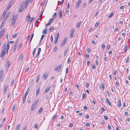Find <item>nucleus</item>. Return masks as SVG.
I'll return each mask as SVG.
<instances>
[{
	"mask_svg": "<svg viewBox=\"0 0 130 130\" xmlns=\"http://www.w3.org/2000/svg\"><path fill=\"white\" fill-rule=\"evenodd\" d=\"M57 13L56 12H55V13H54V14L53 15V17H55V18H56V17L57 16Z\"/></svg>",
	"mask_w": 130,
	"mask_h": 130,
	"instance_id": "13d9d810",
	"label": "nucleus"
},
{
	"mask_svg": "<svg viewBox=\"0 0 130 130\" xmlns=\"http://www.w3.org/2000/svg\"><path fill=\"white\" fill-rule=\"evenodd\" d=\"M68 50L67 49L66 50L64 51V56H66V55L68 53Z\"/></svg>",
	"mask_w": 130,
	"mask_h": 130,
	"instance_id": "2f4dec72",
	"label": "nucleus"
},
{
	"mask_svg": "<svg viewBox=\"0 0 130 130\" xmlns=\"http://www.w3.org/2000/svg\"><path fill=\"white\" fill-rule=\"evenodd\" d=\"M42 110H43L42 107H41V108H40V109L38 111L39 113L40 114V113H41L42 112Z\"/></svg>",
	"mask_w": 130,
	"mask_h": 130,
	"instance_id": "c9c22d12",
	"label": "nucleus"
},
{
	"mask_svg": "<svg viewBox=\"0 0 130 130\" xmlns=\"http://www.w3.org/2000/svg\"><path fill=\"white\" fill-rule=\"evenodd\" d=\"M34 35V33H33V34L32 35L31 39H30V42L31 41Z\"/></svg>",
	"mask_w": 130,
	"mask_h": 130,
	"instance_id": "052dcab7",
	"label": "nucleus"
},
{
	"mask_svg": "<svg viewBox=\"0 0 130 130\" xmlns=\"http://www.w3.org/2000/svg\"><path fill=\"white\" fill-rule=\"evenodd\" d=\"M18 41H16L15 43V45L14 46L13 49V52H15L16 51V49L17 47V46L18 45Z\"/></svg>",
	"mask_w": 130,
	"mask_h": 130,
	"instance_id": "0eeeda50",
	"label": "nucleus"
},
{
	"mask_svg": "<svg viewBox=\"0 0 130 130\" xmlns=\"http://www.w3.org/2000/svg\"><path fill=\"white\" fill-rule=\"evenodd\" d=\"M62 67L61 64H60L57 67H55V70L56 71H59Z\"/></svg>",
	"mask_w": 130,
	"mask_h": 130,
	"instance_id": "39448f33",
	"label": "nucleus"
},
{
	"mask_svg": "<svg viewBox=\"0 0 130 130\" xmlns=\"http://www.w3.org/2000/svg\"><path fill=\"white\" fill-rule=\"evenodd\" d=\"M105 110V109L103 107H102L101 109V111H100V113L102 114Z\"/></svg>",
	"mask_w": 130,
	"mask_h": 130,
	"instance_id": "393cba45",
	"label": "nucleus"
},
{
	"mask_svg": "<svg viewBox=\"0 0 130 130\" xmlns=\"http://www.w3.org/2000/svg\"><path fill=\"white\" fill-rule=\"evenodd\" d=\"M10 12L9 11L8 12L6 15L5 16V18L4 19L3 21V23H4L6 21L7 19L9 16L10 15Z\"/></svg>",
	"mask_w": 130,
	"mask_h": 130,
	"instance_id": "f03ea898",
	"label": "nucleus"
},
{
	"mask_svg": "<svg viewBox=\"0 0 130 130\" xmlns=\"http://www.w3.org/2000/svg\"><path fill=\"white\" fill-rule=\"evenodd\" d=\"M11 5H12L11 4H10L9 3L6 7V9L7 10H8L11 6Z\"/></svg>",
	"mask_w": 130,
	"mask_h": 130,
	"instance_id": "b1692460",
	"label": "nucleus"
},
{
	"mask_svg": "<svg viewBox=\"0 0 130 130\" xmlns=\"http://www.w3.org/2000/svg\"><path fill=\"white\" fill-rule=\"evenodd\" d=\"M67 38L66 37L64 38V40L62 41L61 43V46L62 47L63 46V45H64V44L67 42Z\"/></svg>",
	"mask_w": 130,
	"mask_h": 130,
	"instance_id": "6e6552de",
	"label": "nucleus"
},
{
	"mask_svg": "<svg viewBox=\"0 0 130 130\" xmlns=\"http://www.w3.org/2000/svg\"><path fill=\"white\" fill-rule=\"evenodd\" d=\"M4 24V23H3L2 22V23L0 26V29H1L2 27Z\"/></svg>",
	"mask_w": 130,
	"mask_h": 130,
	"instance_id": "bf43d9fd",
	"label": "nucleus"
},
{
	"mask_svg": "<svg viewBox=\"0 0 130 130\" xmlns=\"http://www.w3.org/2000/svg\"><path fill=\"white\" fill-rule=\"evenodd\" d=\"M24 6L23 5H22V4H21V5L20 6L19 9V11L20 12H22L23 11L24 9Z\"/></svg>",
	"mask_w": 130,
	"mask_h": 130,
	"instance_id": "423d86ee",
	"label": "nucleus"
},
{
	"mask_svg": "<svg viewBox=\"0 0 130 130\" xmlns=\"http://www.w3.org/2000/svg\"><path fill=\"white\" fill-rule=\"evenodd\" d=\"M60 18H62V11L60 10L58 13Z\"/></svg>",
	"mask_w": 130,
	"mask_h": 130,
	"instance_id": "9b49d317",
	"label": "nucleus"
},
{
	"mask_svg": "<svg viewBox=\"0 0 130 130\" xmlns=\"http://www.w3.org/2000/svg\"><path fill=\"white\" fill-rule=\"evenodd\" d=\"M29 91V88H28L25 93V94L24 96V97L26 98V96L28 93Z\"/></svg>",
	"mask_w": 130,
	"mask_h": 130,
	"instance_id": "a211bd4d",
	"label": "nucleus"
},
{
	"mask_svg": "<svg viewBox=\"0 0 130 130\" xmlns=\"http://www.w3.org/2000/svg\"><path fill=\"white\" fill-rule=\"evenodd\" d=\"M47 30V28H46L45 29H44L42 31V33L43 34H47V31H46Z\"/></svg>",
	"mask_w": 130,
	"mask_h": 130,
	"instance_id": "cd10ccee",
	"label": "nucleus"
},
{
	"mask_svg": "<svg viewBox=\"0 0 130 130\" xmlns=\"http://www.w3.org/2000/svg\"><path fill=\"white\" fill-rule=\"evenodd\" d=\"M4 74V72L2 69H1L0 71V77L1 78L3 76Z\"/></svg>",
	"mask_w": 130,
	"mask_h": 130,
	"instance_id": "f3484780",
	"label": "nucleus"
},
{
	"mask_svg": "<svg viewBox=\"0 0 130 130\" xmlns=\"http://www.w3.org/2000/svg\"><path fill=\"white\" fill-rule=\"evenodd\" d=\"M106 100L107 101V103L110 105H111V103L109 99L108 98H106Z\"/></svg>",
	"mask_w": 130,
	"mask_h": 130,
	"instance_id": "a878e982",
	"label": "nucleus"
},
{
	"mask_svg": "<svg viewBox=\"0 0 130 130\" xmlns=\"http://www.w3.org/2000/svg\"><path fill=\"white\" fill-rule=\"evenodd\" d=\"M58 40V39H56L55 38V40H54V41H55V44H56L57 42V41Z\"/></svg>",
	"mask_w": 130,
	"mask_h": 130,
	"instance_id": "4d7b16f0",
	"label": "nucleus"
},
{
	"mask_svg": "<svg viewBox=\"0 0 130 130\" xmlns=\"http://www.w3.org/2000/svg\"><path fill=\"white\" fill-rule=\"evenodd\" d=\"M117 73V71L116 70H114L113 72V74L114 75H116Z\"/></svg>",
	"mask_w": 130,
	"mask_h": 130,
	"instance_id": "864d4df0",
	"label": "nucleus"
},
{
	"mask_svg": "<svg viewBox=\"0 0 130 130\" xmlns=\"http://www.w3.org/2000/svg\"><path fill=\"white\" fill-rule=\"evenodd\" d=\"M26 98V97H23V104H24L25 102Z\"/></svg>",
	"mask_w": 130,
	"mask_h": 130,
	"instance_id": "a18cd8bd",
	"label": "nucleus"
},
{
	"mask_svg": "<svg viewBox=\"0 0 130 130\" xmlns=\"http://www.w3.org/2000/svg\"><path fill=\"white\" fill-rule=\"evenodd\" d=\"M8 87L9 86L7 85H5V86L4 87V94H5L6 93V91Z\"/></svg>",
	"mask_w": 130,
	"mask_h": 130,
	"instance_id": "ddd939ff",
	"label": "nucleus"
},
{
	"mask_svg": "<svg viewBox=\"0 0 130 130\" xmlns=\"http://www.w3.org/2000/svg\"><path fill=\"white\" fill-rule=\"evenodd\" d=\"M82 2V0H79L77 2V3L76 4V8H79V6L80 5V4Z\"/></svg>",
	"mask_w": 130,
	"mask_h": 130,
	"instance_id": "9d476101",
	"label": "nucleus"
},
{
	"mask_svg": "<svg viewBox=\"0 0 130 130\" xmlns=\"http://www.w3.org/2000/svg\"><path fill=\"white\" fill-rule=\"evenodd\" d=\"M51 88V87H48V88H46L45 89V94L47 93L49 91V90H50Z\"/></svg>",
	"mask_w": 130,
	"mask_h": 130,
	"instance_id": "412c9836",
	"label": "nucleus"
},
{
	"mask_svg": "<svg viewBox=\"0 0 130 130\" xmlns=\"http://www.w3.org/2000/svg\"><path fill=\"white\" fill-rule=\"evenodd\" d=\"M29 1H30V0H26V1L23 2L22 3V5H23L25 7V8H26V6L28 4Z\"/></svg>",
	"mask_w": 130,
	"mask_h": 130,
	"instance_id": "20e7f679",
	"label": "nucleus"
},
{
	"mask_svg": "<svg viewBox=\"0 0 130 130\" xmlns=\"http://www.w3.org/2000/svg\"><path fill=\"white\" fill-rule=\"evenodd\" d=\"M86 125L87 126H88V127L89 126H90V123H88V122L86 124Z\"/></svg>",
	"mask_w": 130,
	"mask_h": 130,
	"instance_id": "680f3d73",
	"label": "nucleus"
},
{
	"mask_svg": "<svg viewBox=\"0 0 130 130\" xmlns=\"http://www.w3.org/2000/svg\"><path fill=\"white\" fill-rule=\"evenodd\" d=\"M83 98L84 99L86 98V95L84 93H83L82 95Z\"/></svg>",
	"mask_w": 130,
	"mask_h": 130,
	"instance_id": "5fc2aeb1",
	"label": "nucleus"
},
{
	"mask_svg": "<svg viewBox=\"0 0 130 130\" xmlns=\"http://www.w3.org/2000/svg\"><path fill=\"white\" fill-rule=\"evenodd\" d=\"M51 42L53 43V37L52 36H51Z\"/></svg>",
	"mask_w": 130,
	"mask_h": 130,
	"instance_id": "6e6d98bb",
	"label": "nucleus"
},
{
	"mask_svg": "<svg viewBox=\"0 0 130 130\" xmlns=\"http://www.w3.org/2000/svg\"><path fill=\"white\" fill-rule=\"evenodd\" d=\"M22 44H21V43L19 44L17 46V48L19 49L22 47Z\"/></svg>",
	"mask_w": 130,
	"mask_h": 130,
	"instance_id": "c85d7f7f",
	"label": "nucleus"
},
{
	"mask_svg": "<svg viewBox=\"0 0 130 130\" xmlns=\"http://www.w3.org/2000/svg\"><path fill=\"white\" fill-rule=\"evenodd\" d=\"M7 12V11H4V12L2 14V15L1 17L2 18H4L5 15L6 13Z\"/></svg>",
	"mask_w": 130,
	"mask_h": 130,
	"instance_id": "4c0bfd02",
	"label": "nucleus"
},
{
	"mask_svg": "<svg viewBox=\"0 0 130 130\" xmlns=\"http://www.w3.org/2000/svg\"><path fill=\"white\" fill-rule=\"evenodd\" d=\"M20 125V124H19L17 126L16 129V130H19Z\"/></svg>",
	"mask_w": 130,
	"mask_h": 130,
	"instance_id": "49530a36",
	"label": "nucleus"
},
{
	"mask_svg": "<svg viewBox=\"0 0 130 130\" xmlns=\"http://www.w3.org/2000/svg\"><path fill=\"white\" fill-rule=\"evenodd\" d=\"M30 16L28 15L27 16L26 18V20L27 21H28L30 20Z\"/></svg>",
	"mask_w": 130,
	"mask_h": 130,
	"instance_id": "7c9ffc66",
	"label": "nucleus"
},
{
	"mask_svg": "<svg viewBox=\"0 0 130 130\" xmlns=\"http://www.w3.org/2000/svg\"><path fill=\"white\" fill-rule=\"evenodd\" d=\"M36 106V104H33L31 106V111H33L35 107Z\"/></svg>",
	"mask_w": 130,
	"mask_h": 130,
	"instance_id": "dca6fc26",
	"label": "nucleus"
},
{
	"mask_svg": "<svg viewBox=\"0 0 130 130\" xmlns=\"http://www.w3.org/2000/svg\"><path fill=\"white\" fill-rule=\"evenodd\" d=\"M39 88L37 89L36 90V95L37 96L39 94Z\"/></svg>",
	"mask_w": 130,
	"mask_h": 130,
	"instance_id": "aec40b11",
	"label": "nucleus"
},
{
	"mask_svg": "<svg viewBox=\"0 0 130 130\" xmlns=\"http://www.w3.org/2000/svg\"><path fill=\"white\" fill-rule=\"evenodd\" d=\"M113 13H112L110 14V15H109V16L108 17L109 18H111V17H112V16H113Z\"/></svg>",
	"mask_w": 130,
	"mask_h": 130,
	"instance_id": "e2e57ef3",
	"label": "nucleus"
},
{
	"mask_svg": "<svg viewBox=\"0 0 130 130\" xmlns=\"http://www.w3.org/2000/svg\"><path fill=\"white\" fill-rule=\"evenodd\" d=\"M10 47V44L8 42L7 44V48H6L9 49Z\"/></svg>",
	"mask_w": 130,
	"mask_h": 130,
	"instance_id": "58836bf2",
	"label": "nucleus"
},
{
	"mask_svg": "<svg viewBox=\"0 0 130 130\" xmlns=\"http://www.w3.org/2000/svg\"><path fill=\"white\" fill-rule=\"evenodd\" d=\"M118 106L119 107H120L121 106V104L120 100V99L118 102Z\"/></svg>",
	"mask_w": 130,
	"mask_h": 130,
	"instance_id": "473e14b6",
	"label": "nucleus"
},
{
	"mask_svg": "<svg viewBox=\"0 0 130 130\" xmlns=\"http://www.w3.org/2000/svg\"><path fill=\"white\" fill-rule=\"evenodd\" d=\"M48 73H45L43 75V77H44V80H46V78L48 77Z\"/></svg>",
	"mask_w": 130,
	"mask_h": 130,
	"instance_id": "6ab92c4d",
	"label": "nucleus"
},
{
	"mask_svg": "<svg viewBox=\"0 0 130 130\" xmlns=\"http://www.w3.org/2000/svg\"><path fill=\"white\" fill-rule=\"evenodd\" d=\"M121 78H118V80L116 81V85L117 86H119V82H121Z\"/></svg>",
	"mask_w": 130,
	"mask_h": 130,
	"instance_id": "4468645a",
	"label": "nucleus"
},
{
	"mask_svg": "<svg viewBox=\"0 0 130 130\" xmlns=\"http://www.w3.org/2000/svg\"><path fill=\"white\" fill-rule=\"evenodd\" d=\"M92 68L93 69H95V67L94 64L92 65Z\"/></svg>",
	"mask_w": 130,
	"mask_h": 130,
	"instance_id": "774afa93",
	"label": "nucleus"
},
{
	"mask_svg": "<svg viewBox=\"0 0 130 130\" xmlns=\"http://www.w3.org/2000/svg\"><path fill=\"white\" fill-rule=\"evenodd\" d=\"M34 18H34V17H31V19L30 20V23H31L32 22L34 19Z\"/></svg>",
	"mask_w": 130,
	"mask_h": 130,
	"instance_id": "603ef678",
	"label": "nucleus"
},
{
	"mask_svg": "<svg viewBox=\"0 0 130 130\" xmlns=\"http://www.w3.org/2000/svg\"><path fill=\"white\" fill-rule=\"evenodd\" d=\"M10 65V61L9 60H8L6 63V66L7 68H8Z\"/></svg>",
	"mask_w": 130,
	"mask_h": 130,
	"instance_id": "2eb2a0df",
	"label": "nucleus"
},
{
	"mask_svg": "<svg viewBox=\"0 0 130 130\" xmlns=\"http://www.w3.org/2000/svg\"><path fill=\"white\" fill-rule=\"evenodd\" d=\"M57 115L56 114L54 115L52 119V121L53 120L57 118Z\"/></svg>",
	"mask_w": 130,
	"mask_h": 130,
	"instance_id": "5701e85b",
	"label": "nucleus"
},
{
	"mask_svg": "<svg viewBox=\"0 0 130 130\" xmlns=\"http://www.w3.org/2000/svg\"><path fill=\"white\" fill-rule=\"evenodd\" d=\"M57 49V46H55L54 48V52H55Z\"/></svg>",
	"mask_w": 130,
	"mask_h": 130,
	"instance_id": "c03bdc74",
	"label": "nucleus"
},
{
	"mask_svg": "<svg viewBox=\"0 0 130 130\" xmlns=\"http://www.w3.org/2000/svg\"><path fill=\"white\" fill-rule=\"evenodd\" d=\"M54 19L53 18L51 19H50L49 22L51 23H52L54 21Z\"/></svg>",
	"mask_w": 130,
	"mask_h": 130,
	"instance_id": "de8ad7c7",
	"label": "nucleus"
},
{
	"mask_svg": "<svg viewBox=\"0 0 130 130\" xmlns=\"http://www.w3.org/2000/svg\"><path fill=\"white\" fill-rule=\"evenodd\" d=\"M105 45L103 44H102V49H104L105 48Z\"/></svg>",
	"mask_w": 130,
	"mask_h": 130,
	"instance_id": "8fccbe9b",
	"label": "nucleus"
},
{
	"mask_svg": "<svg viewBox=\"0 0 130 130\" xmlns=\"http://www.w3.org/2000/svg\"><path fill=\"white\" fill-rule=\"evenodd\" d=\"M54 29V27H51L50 28H49V30H50V32H51L52 31H53V30Z\"/></svg>",
	"mask_w": 130,
	"mask_h": 130,
	"instance_id": "ea45409f",
	"label": "nucleus"
},
{
	"mask_svg": "<svg viewBox=\"0 0 130 130\" xmlns=\"http://www.w3.org/2000/svg\"><path fill=\"white\" fill-rule=\"evenodd\" d=\"M81 23V21L79 22L78 23H77V24L76 25V27L78 28H79L80 25Z\"/></svg>",
	"mask_w": 130,
	"mask_h": 130,
	"instance_id": "4be33fe9",
	"label": "nucleus"
},
{
	"mask_svg": "<svg viewBox=\"0 0 130 130\" xmlns=\"http://www.w3.org/2000/svg\"><path fill=\"white\" fill-rule=\"evenodd\" d=\"M104 118L105 120H107V119H108L107 117L106 116H104Z\"/></svg>",
	"mask_w": 130,
	"mask_h": 130,
	"instance_id": "69168bd1",
	"label": "nucleus"
},
{
	"mask_svg": "<svg viewBox=\"0 0 130 130\" xmlns=\"http://www.w3.org/2000/svg\"><path fill=\"white\" fill-rule=\"evenodd\" d=\"M38 125L37 124H35V128H38Z\"/></svg>",
	"mask_w": 130,
	"mask_h": 130,
	"instance_id": "0e129e2a",
	"label": "nucleus"
},
{
	"mask_svg": "<svg viewBox=\"0 0 130 130\" xmlns=\"http://www.w3.org/2000/svg\"><path fill=\"white\" fill-rule=\"evenodd\" d=\"M16 106V104L13 105V106L12 108V110L13 112H14V111Z\"/></svg>",
	"mask_w": 130,
	"mask_h": 130,
	"instance_id": "bb28decb",
	"label": "nucleus"
},
{
	"mask_svg": "<svg viewBox=\"0 0 130 130\" xmlns=\"http://www.w3.org/2000/svg\"><path fill=\"white\" fill-rule=\"evenodd\" d=\"M41 51V48H39L38 49L37 53L36 55V56L35 57V58L38 57Z\"/></svg>",
	"mask_w": 130,
	"mask_h": 130,
	"instance_id": "1a4fd4ad",
	"label": "nucleus"
},
{
	"mask_svg": "<svg viewBox=\"0 0 130 130\" xmlns=\"http://www.w3.org/2000/svg\"><path fill=\"white\" fill-rule=\"evenodd\" d=\"M15 0H10L9 3L12 5V4L14 2Z\"/></svg>",
	"mask_w": 130,
	"mask_h": 130,
	"instance_id": "72a5a7b5",
	"label": "nucleus"
},
{
	"mask_svg": "<svg viewBox=\"0 0 130 130\" xmlns=\"http://www.w3.org/2000/svg\"><path fill=\"white\" fill-rule=\"evenodd\" d=\"M40 76V75H39L37 77L36 79V82H38V80H39Z\"/></svg>",
	"mask_w": 130,
	"mask_h": 130,
	"instance_id": "e433bc0d",
	"label": "nucleus"
},
{
	"mask_svg": "<svg viewBox=\"0 0 130 130\" xmlns=\"http://www.w3.org/2000/svg\"><path fill=\"white\" fill-rule=\"evenodd\" d=\"M64 13L65 14V15L67 14H68L69 13V11L68 10L66 9L65 10V12L64 11Z\"/></svg>",
	"mask_w": 130,
	"mask_h": 130,
	"instance_id": "c756f323",
	"label": "nucleus"
},
{
	"mask_svg": "<svg viewBox=\"0 0 130 130\" xmlns=\"http://www.w3.org/2000/svg\"><path fill=\"white\" fill-rule=\"evenodd\" d=\"M5 52L2 51L1 53V56L2 57L5 54Z\"/></svg>",
	"mask_w": 130,
	"mask_h": 130,
	"instance_id": "a19ab883",
	"label": "nucleus"
},
{
	"mask_svg": "<svg viewBox=\"0 0 130 130\" xmlns=\"http://www.w3.org/2000/svg\"><path fill=\"white\" fill-rule=\"evenodd\" d=\"M74 32V28H72L71 31L70 35L69 37L70 38H72L73 36Z\"/></svg>",
	"mask_w": 130,
	"mask_h": 130,
	"instance_id": "7ed1b4c3",
	"label": "nucleus"
},
{
	"mask_svg": "<svg viewBox=\"0 0 130 130\" xmlns=\"http://www.w3.org/2000/svg\"><path fill=\"white\" fill-rule=\"evenodd\" d=\"M125 51H124V52H126L127 51V49H128V45H126L125 46Z\"/></svg>",
	"mask_w": 130,
	"mask_h": 130,
	"instance_id": "79ce46f5",
	"label": "nucleus"
},
{
	"mask_svg": "<svg viewBox=\"0 0 130 130\" xmlns=\"http://www.w3.org/2000/svg\"><path fill=\"white\" fill-rule=\"evenodd\" d=\"M17 35L18 34L16 33V34H14L12 36V37L13 38H14L15 37H16L17 36Z\"/></svg>",
	"mask_w": 130,
	"mask_h": 130,
	"instance_id": "3c124183",
	"label": "nucleus"
},
{
	"mask_svg": "<svg viewBox=\"0 0 130 130\" xmlns=\"http://www.w3.org/2000/svg\"><path fill=\"white\" fill-rule=\"evenodd\" d=\"M5 30L4 29L2 30L0 32V38H2L4 34Z\"/></svg>",
	"mask_w": 130,
	"mask_h": 130,
	"instance_id": "f8f14e48",
	"label": "nucleus"
},
{
	"mask_svg": "<svg viewBox=\"0 0 130 130\" xmlns=\"http://www.w3.org/2000/svg\"><path fill=\"white\" fill-rule=\"evenodd\" d=\"M101 85H102V87L103 88V90H104L105 89V85L103 83H101Z\"/></svg>",
	"mask_w": 130,
	"mask_h": 130,
	"instance_id": "f704fd0d",
	"label": "nucleus"
},
{
	"mask_svg": "<svg viewBox=\"0 0 130 130\" xmlns=\"http://www.w3.org/2000/svg\"><path fill=\"white\" fill-rule=\"evenodd\" d=\"M130 60V59L128 57H127L126 60V63H128L129 62Z\"/></svg>",
	"mask_w": 130,
	"mask_h": 130,
	"instance_id": "37998d69",
	"label": "nucleus"
},
{
	"mask_svg": "<svg viewBox=\"0 0 130 130\" xmlns=\"http://www.w3.org/2000/svg\"><path fill=\"white\" fill-rule=\"evenodd\" d=\"M86 88H88L89 86V84L88 83H87L86 84Z\"/></svg>",
	"mask_w": 130,
	"mask_h": 130,
	"instance_id": "338daca9",
	"label": "nucleus"
},
{
	"mask_svg": "<svg viewBox=\"0 0 130 130\" xmlns=\"http://www.w3.org/2000/svg\"><path fill=\"white\" fill-rule=\"evenodd\" d=\"M23 56L22 54H21L20 56L19 59H22L23 58Z\"/></svg>",
	"mask_w": 130,
	"mask_h": 130,
	"instance_id": "09e8293b",
	"label": "nucleus"
},
{
	"mask_svg": "<svg viewBox=\"0 0 130 130\" xmlns=\"http://www.w3.org/2000/svg\"><path fill=\"white\" fill-rule=\"evenodd\" d=\"M18 15H16L14 16L12 19V22L11 23V26H13L14 25V24H15L16 21L17 19Z\"/></svg>",
	"mask_w": 130,
	"mask_h": 130,
	"instance_id": "f257e3e1",
	"label": "nucleus"
}]
</instances>
